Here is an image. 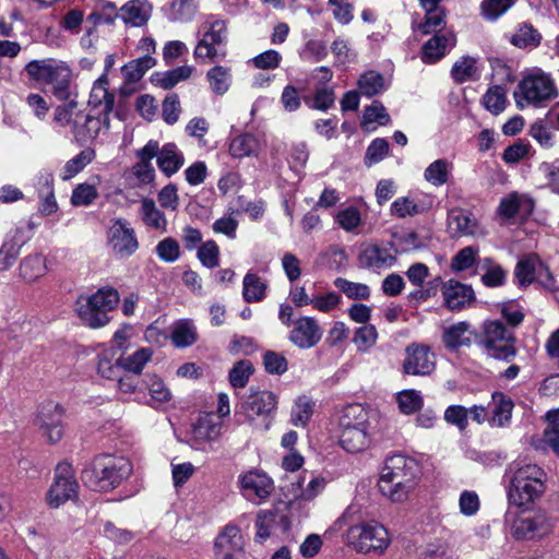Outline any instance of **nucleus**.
Listing matches in <instances>:
<instances>
[{
  "label": "nucleus",
  "mask_w": 559,
  "mask_h": 559,
  "mask_svg": "<svg viewBox=\"0 0 559 559\" xmlns=\"http://www.w3.org/2000/svg\"><path fill=\"white\" fill-rule=\"evenodd\" d=\"M546 472L537 464L510 466L506 475V495L510 507L525 509L538 501L546 491Z\"/></svg>",
  "instance_id": "nucleus-1"
},
{
  "label": "nucleus",
  "mask_w": 559,
  "mask_h": 559,
  "mask_svg": "<svg viewBox=\"0 0 559 559\" xmlns=\"http://www.w3.org/2000/svg\"><path fill=\"white\" fill-rule=\"evenodd\" d=\"M418 465L402 454L386 459L378 480L380 492L390 501L401 503L409 498L417 485Z\"/></svg>",
  "instance_id": "nucleus-2"
},
{
  "label": "nucleus",
  "mask_w": 559,
  "mask_h": 559,
  "mask_svg": "<svg viewBox=\"0 0 559 559\" xmlns=\"http://www.w3.org/2000/svg\"><path fill=\"white\" fill-rule=\"evenodd\" d=\"M376 415L360 404L344 408L340 418V444L350 453L366 450L376 430Z\"/></svg>",
  "instance_id": "nucleus-3"
},
{
  "label": "nucleus",
  "mask_w": 559,
  "mask_h": 559,
  "mask_svg": "<svg viewBox=\"0 0 559 559\" xmlns=\"http://www.w3.org/2000/svg\"><path fill=\"white\" fill-rule=\"evenodd\" d=\"M28 78L50 86V92L60 100L75 96L72 85V70L64 61L57 59L32 60L25 66Z\"/></svg>",
  "instance_id": "nucleus-4"
},
{
  "label": "nucleus",
  "mask_w": 559,
  "mask_h": 559,
  "mask_svg": "<svg viewBox=\"0 0 559 559\" xmlns=\"http://www.w3.org/2000/svg\"><path fill=\"white\" fill-rule=\"evenodd\" d=\"M132 473L131 462L123 456L99 455L82 473L84 484L95 491L116 488Z\"/></svg>",
  "instance_id": "nucleus-5"
},
{
  "label": "nucleus",
  "mask_w": 559,
  "mask_h": 559,
  "mask_svg": "<svg viewBox=\"0 0 559 559\" xmlns=\"http://www.w3.org/2000/svg\"><path fill=\"white\" fill-rule=\"evenodd\" d=\"M557 96L555 81L539 68L525 74L514 92L515 103L520 109L526 106L543 107Z\"/></svg>",
  "instance_id": "nucleus-6"
},
{
  "label": "nucleus",
  "mask_w": 559,
  "mask_h": 559,
  "mask_svg": "<svg viewBox=\"0 0 559 559\" xmlns=\"http://www.w3.org/2000/svg\"><path fill=\"white\" fill-rule=\"evenodd\" d=\"M118 302V292L105 287L92 295L80 296L75 302V311L85 325L97 329L109 322L108 312L115 309Z\"/></svg>",
  "instance_id": "nucleus-7"
},
{
  "label": "nucleus",
  "mask_w": 559,
  "mask_h": 559,
  "mask_svg": "<svg viewBox=\"0 0 559 559\" xmlns=\"http://www.w3.org/2000/svg\"><path fill=\"white\" fill-rule=\"evenodd\" d=\"M390 543L388 530L376 521L353 525L346 533V544L360 554H383Z\"/></svg>",
  "instance_id": "nucleus-8"
},
{
  "label": "nucleus",
  "mask_w": 559,
  "mask_h": 559,
  "mask_svg": "<svg viewBox=\"0 0 559 559\" xmlns=\"http://www.w3.org/2000/svg\"><path fill=\"white\" fill-rule=\"evenodd\" d=\"M514 343L513 332L502 322L492 320L484 323L480 346L487 356L509 362L516 355Z\"/></svg>",
  "instance_id": "nucleus-9"
},
{
  "label": "nucleus",
  "mask_w": 559,
  "mask_h": 559,
  "mask_svg": "<svg viewBox=\"0 0 559 559\" xmlns=\"http://www.w3.org/2000/svg\"><path fill=\"white\" fill-rule=\"evenodd\" d=\"M551 530L550 518L540 509L520 512L510 525V534L516 540L539 539L548 535Z\"/></svg>",
  "instance_id": "nucleus-10"
},
{
  "label": "nucleus",
  "mask_w": 559,
  "mask_h": 559,
  "mask_svg": "<svg viewBox=\"0 0 559 559\" xmlns=\"http://www.w3.org/2000/svg\"><path fill=\"white\" fill-rule=\"evenodd\" d=\"M107 246L118 259H128L138 251L140 242L128 219L118 217L111 222L107 230Z\"/></svg>",
  "instance_id": "nucleus-11"
},
{
  "label": "nucleus",
  "mask_w": 559,
  "mask_h": 559,
  "mask_svg": "<svg viewBox=\"0 0 559 559\" xmlns=\"http://www.w3.org/2000/svg\"><path fill=\"white\" fill-rule=\"evenodd\" d=\"M227 39L226 24L222 20H215L209 24L207 29L195 46L194 58L199 62L206 63L217 57H225L224 49Z\"/></svg>",
  "instance_id": "nucleus-12"
},
{
  "label": "nucleus",
  "mask_w": 559,
  "mask_h": 559,
  "mask_svg": "<svg viewBox=\"0 0 559 559\" xmlns=\"http://www.w3.org/2000/svg\"><path fill=\"white\" fill-rule=\"evenodd\" d=\"M79 484L69 463H60L55 471L53 481L47 491L46 502L50 508H59L76 498Z\"/></svg>",
  "instance_id": "nucleus-13"
},
{
  "label": "nucleus",
  "mask_w": 559,
  "mask_h": 559,
  "mask_svg": "<svg viewBox=\"0 0 559 559\" xmlns=\"http://www.w3.org/2000/svg\"><path fill=\"white\" fill-rule=\"evenodd\" d=\"M237 484L242 497L254 504L265 502L274 491L273 479L259 468H252L240 474Z\"/></svg>",
  "instance_id": "nucleus-14"
},
{
  "label": "nucleus",
  "mask_w": 559,
  "mask_h": 559,
  "mask_svg": "<svg viewBox=\"0 0 559 559\" xmlns=\"http://www.w3.org/2000/svg\"><path fill=\"white\" fill-rule=\"evenodd\" d=\"M63 416L64 409L59 403L47 401L39 406L35 424L49 443H57L62 439Z\"/></svg>",
  "instance_id": "nucleus-15"
},
{
  "label": "nucleus",
  "mask_w": 559,
  "mask_h": 559,
  "mask_svg": "<svg viewBox=\"0 0 559 559\" xmlns=\"http://www.w3.org/2000/svg\"><path fill=\"white\" fill-rule=\"evenodd\" d=\"M277 403L278 397L272 391L250 388V393L246 396L241 407L249 421H254L258 418L265 420L275 413Z\"/></svg>",
  "instance_id": "nucleus-16"
},
{
  "label": "nucleus",
  "mask_w": 559,
  "mask_h": 559,
  "mask_svg": "<svg viewBox=\"0 0 559 559\" xmlns=\"http://www.w3.org/2000/svg\"><path fill=\"white\" fill-rule=\"evenodd\" d=\"M32 229L31 223H24L5 235L0 248V272L8 271L14 265L22 247L32 238Z\"/></svg>",
  "instance_id": "nucleus-17"
},
{
  "label": "nucleus",
  "mask_w": 559,
  "mask_h": 559,
  "mask_svg": "<svg viewBox=\"0 0 559 559\" xmlns=\"http://www.w3.org/2000/svg\"><path fill=\"white\" fill-rule=\"evenodd\" d=\"M436 368L435 354L424 344L413 343L405 348L403 370L412 376H429Z\"/></svg>",
  "instance_id": "nucleus-18"
},
{
  "label": "nucleus",
  "mask_w": 559,
  "mask_h": 559,
  "mask_svg": "<svg viewBox=\"0 0 559 559\" xmlns=\"http://www.w3.org/2000/svg\"><path fill=\"white\" fill-rule=\"evenodd\" d=\"M243 537L240 528L228 524L217 535L214 543L215 559H242Z\"/></svg>",
  "instance_id": "nucleus-19"
},
{
  "label": "nucleus",
  "mask_w": 559,
  "mask_h": 559,
  "mask_svg": "<svg viewBox=\"0 0 559 559\" xmlns=\"http://www.w3.org/2000/svg\"><path fill=\"white\" fill-rule=\"evenodd\" d=\"M322 338V329L313 317H300L294 321L288 340L298 348L308 349L316 346Z\"/></svg>",
  "instance_id": "nucleus-20"
},
{
  "label": "nucleus",
  "mask_w": 559,
  "mask_h": 559,
  "mask_svg": "<svg viewBox=\"0 0 559 559\" xmlns=\"http://www.w3.org/2000/svg\"><path fill=\"white\" fill-rule=\"evenodd\" d=\"M456 44V36L453 31H440L433 34L421 48V60L432 64L449 53Z\"/></svg>",
  "instance_id": "nucleus-21"
},
{
  "label": "nucleus",
  "mask_w": 559,
  "mask_h": 559,
  "mask_svg": "<svg viewBox=\"0 0 559 559\" xmlns=\"http://www.w3.org/2000/svg\"><path fill=\"white\" fill-rule=\"evenodd\" d=\"M222 424L213 415L201 416L191 432V447L194 450H205L206 442H213L221 436Z\"/></svg>",
  "instance_id": "nucleus-22"
},
{
  "label": "nucleus",
  "mask_w": 559,
  "mask_h": 559,
  "mask_svg": "<svg viewBox=\"0 0 559 559\" xmlns=\"http://www.w3.org/2000/svg\"><path fill=\"white\" fill-rule=\"evenodd\" d=\"M64 100V104L56 107L53 122L56 128L67 130L76 141V131L80 130L83 111L78 108L74 97Z\"/></svg>",
  "instance_id": "nucleus-23"
},
{
  "label": "nucleus",
  "mask_w": 559,
  "mask_h": 559,
  "mask_svg": "<svg viewBox=\"0 0 559 559\" xmlns=\"http://www.w3.org/2000/svg\"><path fill=\"white\" fill-rule=\"evenodd\" d=\"M442 295L444 305L451 311H460L475 300L472 287L454 280L443 283Z\"/></svg>",
  "instance_id": "nucleus-24"
},
{
  "label": "nucleus",
  "mask_w": 559,
  "mask_h": 559,
  "mask_svg": "<svg viewBox=\"0 0 559 559\" xmlns=\"http://www.w3.org/2000/svg\"><path fill=\"white\" fill-rule=\"evenodd\" d=\"M359 263L361 266L374 271L391 267L396 258L392 253L391 248L380 245H368L359 254Z\"/></svg>",
  "instance_id": "nucleus-25"
},
{
  "label": "nucleus",
  "mask_w": 559,
  "mask_h": 559,
  "mask_svg": "<svg viewBox=\"0 0 559 559\" xmlns=\"http://www.w3.org/2000/svg\"><path fill=\"white\" fill-rule=\"evenodd\" d=\"M534 210V201L526 194L512 192L500 201L498 214L503 219L526 217Z\"/></svg>",
  "instance_id": "nucleus-26"
},
{
  "label": "nucleus",
  "mask_w": 559,
  "mask_h": 559,
  "mask_svg": "<svg viewBox=\"0 0 559 559\" xmlns=\"http://www.w3.org/2000/svg\"><path fill=\"white\" fill-rule=\"evenodd\" d=\"M118 12V19L131 26L144 25L152 12V7L146 0H131L124 3Z\"/></svg>",
  "instance_id": "nucleus-27"
},
{
  "label": "nucleus",
  "mask_w": 559,
  "mask_h": 559,
  "mask_svg": "<svg viewBox=\"0 0 559 559\" xmlns=\"http://www.w3.org/2000/svg\"><path fill=\"white\" fill-rule=\"evenodd\" d=\"M114 103L115 95L108 91V79L106 74H103L92 87L88 104L94 109H98L99 115H109Z\"/></svg>",
  "instance_id": "nucleus-28"
},
{
  "label": "nucleus",
  "mask_w": 559,
  "mask_h": 559,
  "mask_svg": "<svg viewBox=\"0 0 559 559\" xmlns=\"http://www.w3.org/2000/svg\"><path fill=\"white\" fill-rule=\"evenodd\" d=\"M48 271L46 257L41 253L26 255L20 263V277L28 284L37 282Z\"/></svg>",
  "instance_id": "nucleus-29"
},
{
  "label": "nucleus",
  "mask_w": 559,
  "mask_h": 559,
  "mask_svg": "<svg viewBox=\"0 0 559 559\" xmlns=\"http://www.w3.org/2000/svg\"><path fill=\"white\" fill-rule=\"evenodd\" d=\"M185 164L183 154L175 143L165 144L157 155V165L167 177L176 174Z\"/></svg>",
  "instance_id": "nucleus-30"
},
{
  "label": "nucleus",
  "mask_w": 559,
  "mask_h": 559,
  "mask_svg": "<svg viewBox=\"0 0 559 559\" xmlns=\"http://www.w3.org/2000/svg\"><path fill=\"white\" fill-rule=\"evenodd\" d=\"M260 150V140L251 133L237 135L229 143V154L234 158L257 156Z\"/></svg>",
  "instance_id": "nucleus-31"
},
{
  "label": "nucleus",
  "mask_w": 559,
  "mask_h": 559,
  "mask_svg": "<svg viewBox=\"0 0 559 559\" xmlns=\"http://www.w3.org/2000/svg\"><path fill=\"white\" fill-rule=\"evenodd\" d=\"M206 81L211 92L215 95H225L233 82L231 69L224 66H215L206 72Z\"/></svg>",
  "instance_id": "nucleus-32"
},
{
  "label": "nucleus",
  "mask_w": 559,
  "mask_h": 559,
  "mask_svg": "<svg viewBox=\"0 0 559 559\" xmlns=\"http://www.w3.org/2000/svg\"><path fill=\"white\" fill-rule=\"evenodd\" d=\"M103 127H109L108 115L98 114V116L95 117L83 112L80 130L76 131V141L86 142L88 140L95 139Z\"/></svg>",
  "instance_id": "nucleus-33"
},
{
  "label": "nucleus",
  "mask_w": 559,
  "mask_h": 559,
  "mask_svg": "<svg viewBox=\"0 0 559 559\" xmlns=\"http://www.w3.org/2000/svg\"><path fill=\"white\" fill-rule=\"evenodd\" d=\"M449 227L455 236H473L477 233V222L466 211L453 210L449 214Z\"/></svg>",
  "instance_id": "nucleus-34"
},
{
  "label": "nucleus",
  "mask_w": 559,
  "mask_h": 559,
  "mask_svg": "<svg viewBox=\"0 0 559 559\" xmlns=\"http://www.w3.org/2000/svg\"><path fill=\"white\" fill-rule=\"evenodd\" d=\"M452 170V162L447 158H439L426 167L424 179L433 187H441L449 181Z\"/></svg>",
  "instance_id": "nucleus-35"
},
{
  "label": "nucleus",
  "mask_w": 559,
  "mask_h": 559,
  "mask_svg": "<svg viewBox=\"0 0 559 559\" xmlns=\"http://www.w3.org/2000/svg\"><path fill=\"white\" fill-rule=\"evenodd\" d=\"M145 386L150 392L151 399L143 401L139 395L135 396V401L144 403L151 407H157L171 399V393L165 383L156 376H148L145 381Z\"/></svg>",
  "instance_id": "nucleus-36"
},
{
  "label": "nucleus",
  "mask_w": 559,
  "mask_h": 559,
  "mask_svg": "<svg viewBox=\"0 0 559 559\" xmlns=\"http://www.w3.org/2000/svg\"><path fill=\"white\" fill-rule=\"evenodd\" d=\"M267 284L258 274L248 272L242 281V297L247 302H260L265 298Z\"/></svg>",
  "instance_id": "nucleus-37"
},
{
  "label": "nucleus",
  "mask_w": 559,
  "mask_h": 559,
  "mask_svg": "<svg viewBox=\"0 0 559 559\" xmlns=\"http://www.w3.org/2000/svg\"><path fill=\"white\" fill-rule=\"evenodd\" d=\"M140 215L143 223L155 230L165 233L167 230V219L152 199L141 201Z\"/></svg>",
  "instance_id": "nucleus-38"
},
{
  "label": "nucleus",
  "mask_w": 559,
  "mask_h": 559,
  "mask_svg": "<svg viewBox=\"0 0 559 559\" xmlns=\"http://www.w3.org/2000/svg\"><path fill=\"white\" fill-rule=\"evenodd\" d=\"M469 328L471 325L465 322H457L451 326L444 329L442 341L447 348L456 349L461 346H466L471 343L469 340Z\"/></svg>",
  "instance_id": "nucleus-39"
},
{
  "label": "nucleus",
  "mask_w": 559,
  "mask_h": 559,
  "mask_svg": "<svg viewBox=\"0 0 559 559\" xmlns=\"http://www.w3.org/2000/svg\"><path fill=\"white\" fill-rule=\"evenodd\" d=\"M477 60L469 56H463L454 62L451 75L456 83L475 81L479 78Z\"/></svg>",
  "instance_id": "nucleus-40"
},
{
  "label": "nucleus",
  "mask_w": 559,
  "mask_h": 559,
  "mask_svg": "<svg viewBox=\"0 0 559 559\" xmlns=\"http://www.w3.org/2000/svg\"><path fill=\"white\" fill-rule=\"evenodd\" d=\"M540 262L542 261L535 255H528L518 262L514 275L521 286H527L535 281V275Z\"/></svg>",
  "instance_id": "nucleus-41"
},
{
  "label": "nucleus",
  "mask_w": 559,
  "mask_h": 559,
  "mask_svg": "<svg viewBox=\"0 0 559 559\" xmlns=\"http://www.w3.org/2000/svg\"><path fill=\"white\" fill-rule=\"evenodd\" d=\"M359 93L372 97L386 90L384 78L376 71H367L358 80Z\"/></svg>",
  "instance_id": "nucleus-42"
},
{
  "label": "nucleus",
  "mask_w": 559,
  "mask_h": 559,
  "mask_svg": "<svg viewBox=\"0 0 559 559\" xmlns=\"http://www.w3.org/2000/svg\"><path fill=\"white\" fill-rule=\"evenodd\" d=\"M95 158V152L92 148L81 151L73 158L69 159L61 174L62 180H69L82 171Z\"/></svg>",
  "instance_id": "nucleus-43"
},
{
  "label": "nucleus",
  "mask_w": 559,
  "mask_h": 559,
  "mask_svg": "<svg viewBox=\"0 0 559 559\" xmlns=\"http://www.w3.org/2000/svg\"><path fill=\"white\" fill-rule=\"evenodd\" d=\"M539 33L528 24L521 25L510 36V43L518 48H535L540 44Z\"/></svg>",
  "instance_id": "nucleus-44"
},
{
  "label": "nucleus",
  "mask_w": 559,
  "mask_h": 559,
  "mask_svg": "<svg viewBox=\"0 0 559 559\" xmlns=\"http://www.w3.org/2000/svg\"><path fill=\"white\" fill-rule=\"evenodd\" d=\"M156 60L151 56H144L124 64L121 69L124 79L129 82H136L142 79L144 73L152 69Z\"/></svg>",
  "instance_id": "nucleus-45"
},
{
  "label": "nucleus",
  "mask_w": 559,
  "mask_h": 559,
  "mask_svg": "<svg viewBox=\"0 0 559 559\" xmlns=\"http://www.w3.org/2000/svg\"><path fill=\"white\" fill-rule=\"evenodd\" d=\"M151 357L152 350L150 348H141L131 355L119 357L117 361L118 365H121L122 369L134 374H140Z\"/></svg>",
  "instance_id": "nucleus-46"
},
{
  "label": "nucleus",
  "mask_w": 559,
  "mask_h": 559,
  "mask_svg": "<svg viewBox=\"0 0 559 559\" xmlns=\"http://www.w3.org/2000/svg\"><path fill=\"white\" fill-rule=\"evenodd\" d=\"M425 19L417 25L423 34H436L440 31H449L444 27L445 15L442 9L425 10Z\"/></svg>",
  "instance_id": "nucleus-47"
},
{
  "label": "nucleus",
  "mask_w": 559,
  "mask_h": 559,
  "mask_svg": "<svg viewBox=\"0 0 559 559\" xmlns=\"http://www.w3.org/2000/svg\"><path fill=\"white\" fill-rule=\"evenodd\" d=\"M335 222L347 233H356L362 223L361 213L358 207L349 205L341 209L335 215Z\"/></svg>",
  "instance_id": "nucleus-48"
},
{
  "label": "nucleus",
  "mask_w": 559,
  "mask_h": 559,
  "mask_svg": "<svg viewBox=\"0 0 559 559\" xmlns=\"http://www.w3.org/2000/svg\"><path fill=\"white\" fill-rule=\"evenodd\" d=\"M492 400L495 403V407L492 411L491 421L493 425L501 427L510 420L513 409V403L502 393H493Z\"/></svg>",
  "instance_id": "nucleus-49"
},
{
  "label": "nucleus",
  "mask_w": 559,
  "mask_h": 559,
  "mask_svg": "<svg viewBox=\"0 0 559 559\" xmlns=\"http://www.w3.org/2000/svg\"><path fill=\"white\" fill-rule=\"evenodd\" d=\"M483 105L492 115L501 114L507 107L504 88L499 85L490 87L483 96Z\"/></svg>",
  "instance_id": "nucleus-50"
},
{
  "label": "nucleus",
  "mask_w": 559,
  "mask_h": 559,
  "mask_svg": "<svg viewBox=\"0 0 559 559\" xmlns=\"http://www.w3.org/2000/svg\"><path fill=\"white\" fill-rule=\"evenodd\" d=\"M334 286L350 299L368 300L370 297L369 286L362 283H355L343 277H337L334 280Z\"/></svg>",
  "instance_id": "nucleus-51"
},
{
  "label": "nucleus",
  "mask_w": 559,
  "mask_h": 559,
  "mask_svg": "<svg viewBox=\"0 0 559 559\" xmlns=\"http://www.w3.org/2000/svg\"><path fill=\"white\" fill-rule=\"evenodd\" d=\"M193 72L194 68L192 66H181L160 74L157 82L163 88L169 90L178 83L188 80Z\"/></svg>",
  "instance_id": "nucleus-52"
},
{
  "label": "nucleus",
  "mask_w": 559,
  "mask_h": 559,
  "mask_svg": "<svg viewBox=\"0 0 559 559\" xmlns=\"http://www.w3.org/2000/svg\"><path fill=\"white\" fill-rule=\"evenodd\" d=\"M173 342L178 347H186L192 345L197 340L195 328L191 321H179L173 331Z\"/></svg>",
  "instance_id": "nucleus-53"
},
{
  "label": "nucleus",
  "mask_w": 559,
  "mask_h": 559,
  "mask_svg": "<svg viewBox=\"0 0 559 559\" xmlns=\"http://www.w3.org/2000/svg\"><path fill=\"white\" fill-rule=\"evenodd\" d=\"M198 0H173L170 3V19L188 22L198 11Z\"/></svg>",
  "instance_id": "nucleus-54"
},
{
  "label": "nucleus",
  "mask_w": 559,
  "mask_h": 559,
  "mask_svg": "<svg viewBox=\"0 0 559 559\" xmlns=\"http://www.w3.org/2000/svg\"><path fill=\"white\" fill-rule=\"evenodd\" d=\"M515 2L516 0H483L480 3L481 15L487 21H496Z\"/></svg>",
  "instance_id": "nucleus-55"
},
{
  "label": "nucleus",
  "mask_w": 559,
  "mask_h": 559,
  "mask_svg": "<svg viewBox=\"0 0 559 559\" xmlns=\"http://www.w3.org/2000/svg\"><path fill=\"white\" fill-rule=\"evenodd\" d=\"M312 413V402L307 396H299L292 408L290 421L294 426L304 427L311 418Z\"/></svg>",
  "instance_id": "nucleus-56"
},
{
  "label": "nucleus",
  "mask_w": 559,
  "mask_h": 559,
  "mask_svg": "<svg viewBox=\"0 0 559 559\" xmlns=\"http://www.w3.org/2000/svg\"><path fill=\"white\" fill-rule=\"evenodd\" d=\"M396 400L400 411L405 415L416 413L424 404L420 393L416 390H404L397 394Z\"/></svg>",
  "instance_id": "nucleus-57"
},
{
  "label": "nucleus",
  "mask_w": 559,
  "mask_h": 559,
  "mask_svg": "<svg viewBox=\"0 0 559 559\" xmlns=\"http://www.w3.org/2000/svg\"><path fill=\"white\" fill-rule=\"evenodd\" d=\"M378 340V331L372 324H365L356 330L354 343L360 352L369 350Z\"/></svg>",
  "instance_id": "nucleus-58"
},
{
  "label": "nucleus",
  "mask_w": 559,
  "mask_h": 559,
  "mask_svg": "<svg viewBox=\"0 0 559 559\" xmlns=\"http://www.w3.org/2000/svg\"><path fill=\"white\" fill-rule=\"evenodd\" d=\"M281 62L282 55L274 49H267L249 60V63L258 70H275Z\"/></svg>",
  "instance_id": "nucleus-59"
},
{
  "label": "nucleus",
  "mask_w": 559,
  "mask_h": 559,
  "mask_svg": "<svg viewBox=\"0 0 559 559\" xmlns=\"http://www.w3.org/2000/svg\"><path fill=\"white\" fill-rule=\"evenodd\" d=\"M253 372L252 364L249 360L236 362L229 371V382L234 388H245Z\"/></svg>",
  "instance_id": "nucleus-60"
},
{
  "label": "nucleus",
  "mask_w": 559,
  "mask_h": 559,
  "mask_svg": "<svg viewBox=\"0 0 559 559\" xmlns=\"http://www.w3.org/2000/svg\"><path fill=\"white\" fill-rule=\"evenodd\" d=\"M97 197V189L93 185L81 183L73 189L71 203L74 206H88Z\"/></svg>",
  "instance_id": "nucleus-61"
},
{
  "label": "nucleus",
  "mask_w": 559,
  "mask_h": 559,
  "mask_svg": "<svg viewBox=\"0 0 559 559\" xmlns=\"http://www.w3.org/2000/svg\"><path fill=\"white\" fill-rule=\"evenodd\" d=\"M391 215L399 218L414 216L421 212L419 205L408 197H401L393 201L390 209Z\"/></svg>",
  "instance_id": "nucleus-62"
},
{
  "label": "nucleus",
  "mask_w": 559,
  "mask_h": 559,
  "mask_svg": "<svg viewBox=\"0 0 559 559\" xmlns=\"http://www.w3.org/2000/svg\"><path fill=\"white\" fill-rule=\"evenodd\" d=\"M389 153V143L386 140L378 138L373 140L367 147L365 154V164L371 167L380 163Z\"/></svg>",
  "instance_id": "nucleus-63"
},
{
  "label": "nucleus",
  "mask_w": 559,
  "mask_h": 559,
  "mask_svg": "<svg viewBox=\"0 0 559 559\" xmlns=\"http://www.w3.org/2000/svg\"><path fill=\"white\" fill-rule=\"evenodd\" d=\"M302 59L320 62L328 56V48L324 41L320 39H309L300 51Z\"/></svg>",
  "instance_id": "nucleus-64"
}]
</instances>
